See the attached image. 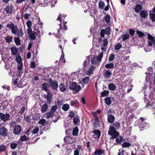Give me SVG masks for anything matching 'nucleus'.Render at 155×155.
I'll list each match as a JSON object with an SVG mask.
<instances>
[{"label":"nucleus","mask_w":155,"mask_h":155,"mask_svg":"<svg viewBox=\"0 0 155 155\" xmlns=\"http://www.w3.org/2000/svg\"><path fill=\"white\" fill-rule=\"evenodd\" d=\"M103 52H100L99 54L98 55L97 57V60L98 61H101V59L103 57Z\"/></svg>","instance_id":"43"},{"label":"nucleus","mask_w":155,"mask_h":155,"mask_svg":"<svg viewBox=\"0 0 155 155\" xmlns=\"http://www.w3.org/2000/svg\"><path fill=\"white\" fill-rule=\"evenodd\" d=\"M12 80L13 84L14 85H16L17 84L18 81L19 80V78H17L15 79H13Z\"/></svg>","instance_id":"64"},{"label":"nucleus","mask_w":155,"mask_h":155,"mask_svg":"<svg viewBox=\"0 0 155 155\" xmlns=\"http://www.w3.org/2000/svg\"><path fill=\"white\" fill-rule=\"evenodd\" d=\"M13 7L11 4L6 6L5 8V11L6 12V14H12L13 12Z\"/></svg>","instance_id":"12"},{"label":"nucleus","mask_w":155,"mask_h":155,"mask_svg":"<svg viewBox=\"0 0 155 155\" xmlns=\"http://www.w3.org/2000/svg\"><path fill=\"white\" fill-rule=\"evenodd\" d=\"M17 37H15L14 38V41L17 45H18L21 44V41L19 38V37H20L19 36Z\"/></svg>","instance_id":"28"},{"label":"nucleus","mask_w":155,"mask_h":155,"mask_svg":"<svg viewBox=\"0 0 155 155\" xmlns=\"http://www.w3.org/2000/svg\"><path fill=\"white\" fill-rule=\"evenodd\" d=\"M122 45L120 43H118L114 46V49L116 50H118L122 48Z\"/></svg>","instance_id":"38"},{"label":"nucleus","mask_w":155,"mask_h":155,"mask_svg":"<svg viewBox=\"0 0 155 155\" xmlns=\"http://www.w3.org/2000/svg\"><path fill=\"white\" fill-rule=\"evenodd\" d=\"M21 130V127L20 125H15L13 130V133L15 135L19 134Z\"/></svg>","instance_id":"8"},{"label":"nucleus","mask_w":155,"mask_h":155,"mask_svg":"<svg viewBox=\"0 0 155 155\" xmlns=\"http://www.w3.org/2000/svg\"><path fill=\"white\" fill-rule=\"evenodd\" d=\"M6 148V146L3 144L0 145V153L4 152Z\"/></svg>","instance_id":"50"},{"label":"nucleus","mask_w":155,"mask_h":155,"mask_svg":"<svg viewBox=\"0 0 155 155\" xmlns=\"http://www.w3.org/2000/svg\"><path fill=\"white\" fill-rule=\"evenodd\" d=\"M110 17L109 15H106L104 17V19L105 21L107 23H109L110 21Z\"/></svg>","instance_id":"40"},{"label":"nucleus","mask_w":155,"mask_h":155,"mask_svg":"<svg viewBox=\"0 0 155 155\" xmlns=\"http://www.w3.org/2000/svg\"><path fill=\"white\" fill-rule=\"evenodd\" d=\"M122 37L123 38L122 41H124L129 38L130 36L128 34H123L122 35Z\"/></svg>","instance_id":"42"},{"label":"nucleus","mask_w":155,"mask_h":155,"mask_svg":"<svg viewBox=\"0 0 155 155\" xmlns=\"http://www.w3.org/2000/svg\"><path fill=\"white\" fill-rule=\"evenodd\" d=\"M105 31V34L107 35H110V27L106 28L104 30Z\"/></svg>","instance_id":"52"},{"label":"nucleus","mask_w":155,"mask_h":155,"mask_svg":"<svg viewBox=\"0 0 155 155\" xmlns=\"http://www.w3.org/2000/svg\"><path fill=\"white\" fill-rule=\"evenodd\" d=\"M109 92L108 90H104L101 93V97H106L108 95Z\"/></svg>","instance_id":"27"},{"label":"nucleus","mask_w":155,"mask_h":155,"mask_svg":"<svg viewBox=\"0 0 155 155\" xmlns=\"http://www.w3.org/2000/svg\"><path fill=\"white\" fill-rule=\"evenodd\" d=\"M31 115H24V120L28 122H30L31 121V119L30 118Z\"/></svg>","instance_id":"31"},{"label":"nucleus","mask_w":155,"mask_h":155,"mask_svg":"<svg viewBox=\"0 0 155 155\" xmlns=\"http://www.w3.org/2000/svg\"><path fill=\"white\" fill-rule=\"evenodd\" d=\"M143 6L140 4H137L135 6L134 10L135 12L138 13L140 12V11L142 10Z\"/></svg>","instance_id":"13"},{"label":"nucleus","mask_w":155,"mask_h":155,"mask_svg":"<svg viewBox=\"0 0 155 155\" xmlns=\"http://www.w3.org/2000/svg\"><path fill=\"white\" fill-rule=\"evenodd\" d=\"M104 3L102 1H100L98 2V6L99 8L101 9L104 8L105 6Z\"/></svg>","instance_id":"29"},{"label":"nucleus","mask_w":155,"mask_h":155,"mask_svg":"<svg viewBox=\"0 0 155 155\" xmlns=\"http://www.w3.org/2000/svg\"><path fill=\"white\" fill-rule=\"evenodd\" d=\"M147 36L148 39L151 41H154L155 39L150 34H148L147 35Z\"/></svg>","instance_id":"59"},{"label":"nucleus","mask_w":155,"mask_h":155,"mask_svg":"<svg viewBox=\"0 0 155 155\" xmlns=\"http://www.w3.org/2000/svg\"><path fill=\"white\" fill-rule=\"evenodd\" d=\"M115 58V56L113 54H111L109 56V61L110 62L113 60Z\"/></svg>","instance_id":"60"},{"label":"nucleus","mask_w":155,"mask_h":155,"mask_svg":"<svg viewBox=\"0 0 155 155\" xmlns=\"http://www.w3.org/2000/svg\"><path fill=\"white\" fill-rule=\"evenodd\" d=\"M61 24L60 23V28L58 31V34L55 36L58 38L57 41L60 43V44H62L63 41L64 42V45L67 41L64 39V37H63L64 35L65 31H64L63 28L61 27Z\"/></svg>","instance_id":"2"},{"label":"nucleus","mask_w":155,"mask_h":155,"mask_svg":"<svg viewBox=\"0 0 155 155\" xmlns=\"http://www.w3.org/2000/svg\"><path fill=\"white\" fill-rule=\"evenodd\" d=\"M86 59L87 60H85L83 63V67L84 68H86V65H88L89 63L90 59V56L89 55V56H87Z\"/></svg>","instance_id":"23"},{"label":"nucleus","mask_w":155,"mask_h":155,"mask_svg":"<svg viewBox=\"0 0 155 155\" xmlns=\"http://www.w3.org/2000/svg\"><path fill=\"white\" fill-rule=\"evenodd\" d=\"M6 27L10 29L11 32L15 35H16L17 36H19L21 38L23 37V32L21 28L18 29L16 25H15L12 22L8 23L6 25Z\"/></svg>","instance_id":"1"},{"label":"nucleus","mask_w":155,"mask_h":155,"mask_svg":"<svg viewBox=\"0 0 155 155\" xmlns=\"http://www.w3.org/2000/svg\"><path fill=\"white\" fill-rule=\"evenodd\" d=\"M74 113L72 111L69 112V114L68 116V117L72 118L74 117Z\"/></svg>","instance_id":"62"},{"label":"nucleus","mask_w":155,"mask_h":155,"mask_svg":"<svg viewBox=\"0 0 155 155\" xmlns=\"http://www.w3.org/2000/svg\"><path fill=\"white\" fill-rule=\"evenodd\" d=\"M115 120V117L112 114H110L107 117V121L110 123H114Z\"/></svg>","instance_id":"17"},{"label":"nucleus","mask_w":155,"mask_h":155,"mask_svg":"<svg viewBox=\"0 0 155 155\" xmlns=\"http://www.w3.org/2000/svg\"><path fill=\"white\" fill-rule=\"evenodd\" d=\"M42 89L46 91H48L49 90L48 89V86L47 83H45L42 84Z\"/></svg>","instance_id":"32"},{"label":"nucleus","mask_w":155,"mask_h":155,"mask_svg":"<svg viewBox=\"0 0 155 155\" xmlns=\"http://www.w3.org/2000/svg\"><path fill=\"white\" fill-rule=\"evenodd\" d=\"M112 74L111 71L109 70H105L103 74L104 77L106 79L110 78Z\"/></svg>","instance_id":"11"},{"label":"nucleus","mask_w":155,"mask_h":155,"mask_svg":"<svg viewBox=\"0 0 155 155\" xmlns=\"http://www.w3.org/2000/svg\"><path fill=\"white\" fill-rule=\"evenodd\" d=\"M94 67V66L93 65H91V68H90L87 71V75H90L92 73L93 70L92 69V68H93Z\"/></svg>","instance_id":"57"},{"label":"nucleus","mask_w":155,"mask_h":155,"mask_svg":"<svg viewBox=\"0 0 155 155\" xmlns=\"http://www.w3.org/2000/svg\"><path fill=\"white\" fill-rule=\"evenodd\" d=\"M60 90L62 92H64L65 91L66 88L65 86L63 84H61L59 86Z\"/></svg>","instance_id":"39"},{"label":"nucleus","mask_w":155,"mask_h":155,"mask_svg":"<svg viewBox=\"0 0 155 155\" xmlns=\"http://www.w3.org/2000/svg\"><path fill=\"white\" fill-rule=\"evenodd\" d=\"M108 133L110 135L112 136L110 139H115L119 135V133L116 130V129L113 126H110Z\"/></svg>","instance_id":"3"},{"label":"nucleus","mask_w":155,"mask_h":155,"mask_svg":"<svg viewBox=\"0 0 155 155\" xmlns=\"http://www.w3.org/2000/svg\"><path fill=\"white\" fill-rule=\"evenodd\" d=\"M97 58L95 57H93L91 60V63L92 64L96 65L98 63Z\"/></svg>","instance_id":"41"},{"label":"nucleus","mask_w":155,"mask_h":155,"mask_svg":"<svg viewBox=\"0 0 155 155\" xmlns=\"http://www.w3.org/2000/svg\"><path fill=\"white\" fill-rule=\"evenodd\" d=\"M22 62H19L18 63L17 69L18 70H21L22 67Z\"/></svg>","instance_id":"58"},{"label":"nucleus","mask_w":155,"mask_h":155,"mask_svg":"<svg viewBox=\"0 0 155 155\" xmlns=\"http://www.w3.org/2000/svg\"><path fill=\"white\" fill-rule=\"evenodd\" d=\"M103 44L101 47V50L103 51H105L106 49L104 47L106 46L108 44V39L107 38L104 39L103 41Z\"/></svg>","instance_id":"21"},{"label":"nucleus","mask_w":155,"mask_h":155,"mask_svg":"<svg viewBox=\"0 0 155 155\" xmlns=\"http://www.w3.org/2000/svg\"><path fill=\"white\" fill-rule=\"evenodd\" d=\"M120 138L118 137H117L115 140L116 142L119 144H120L123 138L121 136H120Z\"/></svg>","instance_id":"53"},{"label":"nucleus","mask_w":155,"mask_h":155,"mask_svg":"<svg viewBox=\"0 0 155 155\" xmlns=\"http://www.w3.org/2000/svg\"><path fill=\"white\" fill-rule=\"evenodd\" d=\"M137 34L138 35L139 38H141L143 37L144 35V33L141 31H139L138 30L136 31Z\"/></svg>","instance_id":"51"},{"label":"nucleus","mask_w":155,"mask_h":155,"mask_svg":"<svg viewBox=\"0 0 155 155\" xmlns=\"http://www.w3.org/2000/svg\"><path fill=\"white\" fill-rule=\"evenodd\" d=\"M26 108L24 106L22 107L21 108L20 110L19 113L20 114L22 115L24 112Z\"/></svg>","instance_id":"63"},{"label":"nucleus","mask_w":155,"mask_h":155,"mask_svg":"<svg viewBox=\"0 0 155 155\" xmlns=\"http://www.w3.org/2000/svg\"><path fill=\"white\" fill-rule=\"evenodd\" d=\"M130 146L131 144L127 142H124L122 144V146L123 148L128 147Z\"/></svg>","instance_id":"36"},{"label":"nucleus","mask_w":155,"mask_h":155,"mask_svg":"<svg viewBox=\"0 0 155 155\" xmlns=\"http://www.w3.org/2000/svg\"><path fill=\"white\" fill-rule=\"evenodd\" d=\"M26 25L27 27L28 28L27 29V31L28 32H31V27L32 25V23L31 21L28 20L27 21Z\"/></svg>","instance_id":"20"},{"label":"nucleus","mask_w":155,"mask_h":155,"mask_svg":"<svg viewBox=\"0 0 155 155\" xmlns=\"http://www.w3.org/2000/svg\"><path fill=\"white\" fill-rule=\"evenodd\" d=\"M73 121L75 125H77L80 122V119L78 117H74L73 120Z\"/></svg>","instance_id":"44"},{"label":"nucleus","mask_w":155,"mask_h":155,"mask_svg":"<svg viewBox=\"0 0 155 155\" xmlns=\"http://www.w3.org/2000/svg\"><path fill=\"white\" fill-rule=\"evenodd\" d=\"M8 135V130L4 126L0 128V139L5 138Z\"/></svg>","instance_id":"6"},{"label":"nucleus","mask_w":155,"mask_h":155,"mask_svg":"<svg viewBox=\"0 0 155 155\" xmlns=\"http://www.w3.org/2000/svg\"><path fill=\"white\" fill-rule=\"evenodd\" d=\"M108 87L109 89L110 90L114 91L116 89L117 86L114 84L111 83L108 84Z\"/></svg>","instance_id":"15"},{"label":"nucleus","mask_w":155,"mask_h":155,"mask_svg":"<svg viewBox=\"0 0 155 155\" xmlns=\"http://www.w3.org/2000/svg\"><path fill=\"white\" fill-rule=\"evenodd\" d=\"M69 88L70 89L73 90L74 94L77 93L81 89V87L79 85H78L76 83L74 82L70 83Z\"/></svg>","instance_id":"5"},{"label":"nucleus","mask_w":155,"mask_h":155,"mask_svg":"<svg viewBox=\"0 0 155 155\" xmlns=\"http://www.w3.org/2000/svg\"><path fill=\"white\" fill-rule=\"evenodd\" d=\"M113 126L116 129H118L120 127V123L119 122H115L113 124Z\"/></svg>","instance_id":"45"},{"label":"nucleus","mask_w":155,"mask_h":155,"mask_svg":"<svg viewBox=\"0 0 155 155\" xmlns=\"http://www.w3.org/2000/svg\"><path fill=\"white\" fill-rule=\"evenodd\" d=\"M10 116L9 114H4L2 113H0V119L4 122L9 120L10 119Z\"/></svg>","instance_id":"7"},{"label":"nucleus","mask_w":155,"mask_h":155,"mask_svg":"<svg viewBox=\"0 0 155 155\" xmlns=\"http://www.w3.org/2000/svg\"><path fill=\"white\" fill-rule=\"evenodd\" d=\"M114 66V63H109L106 64L105 67L107 69H111L113 68Z\"/></svg>","instance_id":"34"},{"label":"nucleus","mask_w":155,"mask_h":155,"mask_svg":"<svg viewBox=\"0 0 155 155\" xmlns=\"http://www.w3.org/2000/svg\"><path fill=\"white\" fill-rule=\"evenodd\" d=\"M39 130V128L37 127L34 129L32 131L31 133L33 134H36L38 132Z\"/></svg>","instance_id":"61"},{"label":"nucleus","mask_w":155,"mask_h":155,"mask_svg":"<svg viewBox=\"0 0 155 155\" xmlns=\"http://www.w3.org/2000/svg\"><path fill=\"white\" fill-rule=\"evenodd\" d=\"M81 150L82 151L83 150L82 149V147L79 145H78L77 149L74 150V155H79V151H80Z\"/></svg>","instance_id":"19"},{"label":"nucleus","mask_w":155,"mask_h":155,"mask_svg":"<svg viewBox=\"0 0 155 155\" xmlns=\"http://www.w3.org/2000/svg\"><path fill=\"white\" fill-rule=\"evenodd\" d=\"M27 138L26 135H23L21 136L20 138L21 141H23L27 140Z\"/></svg>","instance_id":"55"},{"label":"nucleus","mask_w":155,"mask_h":155,"mask_svg":"<svg viewBox=\"0 0 155 155\" xmlns=\"http://www.w3.org/2000/svg\"><path fill=\"white\" fill-rule=\"evenodd\" d=\"M58 106L56 104L55 105L51 107L50 111L53 113H54V112L58 109Z\"/></svg>","instance_id":"46"},{"label":"nucleus","mask_w":155,"mask_h":155,"mask_svg":"<svg viewBox=\"0 0 155 155\" xmlns=\"http://www.w3.org/2000/svg\"><path fill=\"white\" fill-rule=\"evenodd\" d=\"M104 150H102L100 149H96L95 151L94 152V153L92 155H102L104 152Z\"/></svg>","instance_id":"18"},{"label":"nucleus","mask_w":155,"mask_h":155,"mask_svg":"<svg viewBox=\"0 0 155 155\" xmlns=\"http://www.w3.org/2000/svg\"><path fill=\"white\" fill-rule=\"evenodd\" d=\"M13 38V37H11L9 35H8L5 38V40L7 42L9 43L12 41Z\"/></svg>","instance_id":"35"},{"label":"nucleus","mask_w":155,"mask_h":155,"mask_svg":"<svg viewBox=\"0 0 155 155\" xmlns=\"http://www.w3.org/2000/svg\"><path fill=\"white\" fill-rule=\"evenodd\" d=\"M70 107V106L68 104H64L62 107V109L64 111H66L68 110Z\"/></svg>","instance_id":"37"},{"label":"nucleus","mask_w":155,"mask_h":155,"mask_svg":"<svg viewBox=\"0 0 155 155\" xmlns=\"http://www.w3.org/2000/svg\"><path fill=\"white\" fill-rule=\"evenodd\" d=\"M45 122V120L43 119L40 120L39 121L38 124H41L42 126H44Z\"/></svg>","instance_id":"56"},{"label":"nucleus","mask_w":155,"mask_h":155,"mask_svg":"<svg viewBox=\"0 0 155 155\" xmlns=\"http://www.w3.org/2000/svg\"><path fill=\"white\" fill-rule=\"evenodd\" d=\"M111 98L113 100H114V98L112 97H106L104 99L105 103L108 105H110L111 103Z\"/></svg>","instance_id":"14"},{"label":"nucleus","mask_w":155,"mask_h":155,"mask_svg":"<svg viewBox=\"0 0 155 155\" xmlns=\"http://www.w3.org/2000/svg\"><path fill=\"white\" fill-rule=\"evenodd\" d=\"M45 80L48 82L49 84V86L51 87V89L55 91L58 88V85L56 81H53L52 79L50 78H48V79H45Z\"/></svg>","instance_id":"4"},{"label":"nucleus","mask_w":155,"mask_h":155,"mask_svg":"<svg viewBox=\"0 0 155 155\" xmlns=\"http://www.w3.org/2000/svg\"><path fill=\"white\" fill-rule=\"evenodd\" d=\"M93 133L94 134L95 136H96L95 137H97L99 138L101 135V131L98 130H94L93 131Z\"/></svg>","instance_id":"22"},{"label":"nucleus","mask_w":155,"mask_h":155,"mask_svg":"<svg viewBox=\"0 0 155 155\" xmlns=\"http://www.w3.org/2000/svg\"><path fill=\"white\" fill-rule=\"evenodd\" d=\"M150 18L151 20L153 21H155V14L151 13L150 14Z\"/></svg>","instance_id":"47"},{"label":"nucleus","mask_w":155,"mask_h":155,"mask_svg":"<svg viewBox=\"0 0 155 155\" xmlns=\"http://www.w3.org/2000/svg\"><path fill=\"white\" fill-rule=\"evenodd\" d=\"M79 129L78 127H75L73 129L72 134L73 136H77L78 133Z\"/></svg>","instance_id":"25"},{"label":"nucleus","mask_w":155,"mask_h":155,"mask_svg":"<svg viewBox=\"0 0 155 155\" xmlns=\"http://www.w3.org/2000/svg\"><path fill=\"white\" fill-rule=\"evenodd\" d=\"M16 61L18 63L22 62L21 58L20 55L16 56Z\"/></svg>","instance_id":"54"},{"label":"nucleus","mask_w":155,"mask_h":155,"mask_svg":"<svg viewBox=\"0 0 155 155\" xmlns=\"http://www.w3.org/2000/svg\"><path fill=\"white\" fill-rule=\"evenodd\" d=\"M64 54L63 53V52H62L60 60V61L61 62H64L65 63L66 62V60L64 59Z\"/></svg>","instance_id":"48"},{"label":"nucleus","mask_w":155,"mask_h":155,"mask_svg":"<svg viewBox=\"0 0 155 155\" xmlns=\"http://www.w3.org/2000/svg\"><path fill=\"white\" fill-rule=\"evenodd\" d=\"M90 78L89 77H86L82 79L83 82L85 84H87L90 81Z\"/></svg>","instance_id":"33"},{"label":"nucleus","mask_w":155,"mask_h":155,"mask_svg":"<svg viewBox=\"0 0 155 155\" xmlns=\"http://www.w3.org/2000/svg\"><path fill=\"white\" fill-rule=\"evenodd\" d=\"M47 94V95L46 97L47 98V99L49 103L50 104L52 100V94L51 93L49 92H48Z\"/></svg>","instance_id":"16"},{"label":"nucleus","mask_w":155,"mask_h":155,"mask_svg":"<svg viewBox=\"0 0 155 155\" xmlns=\"http://www.w3.org/2000/svg\"><path fill=\"white\" fill-rule=\"evenodd\" d=\"M139 14L140 16V20H142V18L146 19L147 18L148 16V13L145 10H142L140 11Z\"/></svg>","instance_id":"9"},{"label":"nucleus","mask_w":155,"mask_h":155,"mask_svg":"<svg viewBox=\"0 0 155 155\" xmlns=\"http://www.w3.org/2000/svg\"><path fill=\"white\" fill-rule=\"evenodd\" d=\"M46 114L48 118H49L54 116V113H53L50 111L46 113Z\"/></svg>","instance_id":"30"},{"label":"nucleus","mask_w":155,"mask_h":155,"mask_svg":"<svg viewBox=\"0 0 155 155\" xmlns=\"http://www.w3.org/2000/svg\"><path fill=\"white\" fill-rule=\"evenodd\" d=\"M11 51L12 54L15 55L16 54L18 51L17 49L15 46H12L11 48Z\"/></svg>","instance_id":"24"},{"label":"nucleus","mask_w":155,"mask_h":155,"mask_svg":"<svg viewBox=\"0 0 155 155\" xmlns=\"http://www.w3.org/2000/svg\"><path fill=\"white\" fill-rule=\"evenodd\" d=\"M17 146V143H11L10 145V147L11 149L13 150L15 149Z\"/></svg>","instance_id":"49"},{"label":"nucleus","mask_w":155,"mask_h":155,"mask_svg":"<svg viewBox=\"0 0 155 155\" xmlns=\"http://www.w3.org/2000/svg\"><path fill=\"white\" fill-rule=\"evenodd\" d=\"M27 34L30 37L31 40H35L37 36V34H36V32H33L32 30H31V32H27Z\"/></svg>","instance_id":"10"},{"label":"nucleus","mask_w":155,"mask_h":155,"mask_svg":"<svg viewBox=\"0 0 155 155\" xmlns=\"http://www.w3.org/2000/svg\"><path fill=\"white\" fill-rule=\"evenodd\" d=\"M48 107V104L46 103H45L44 104L41 108V110L42 113H44V112L46 111Z\"/></svg>","instance_id":"26"}]
</instances>
